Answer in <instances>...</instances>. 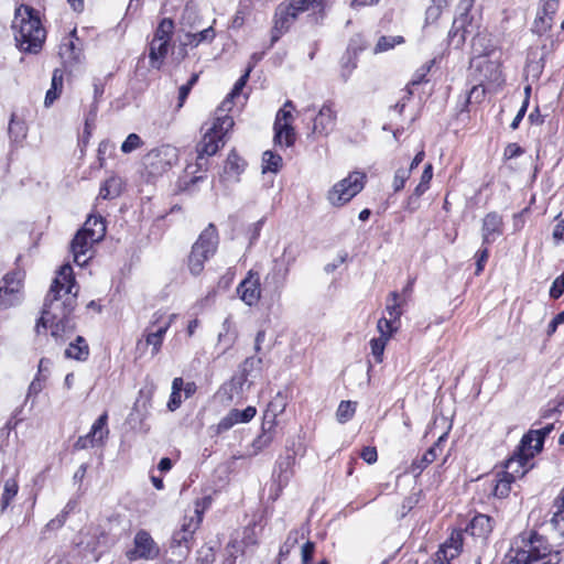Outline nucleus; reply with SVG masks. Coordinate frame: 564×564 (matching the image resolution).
<instances>
[{
    "instance_id": "f257e3e1",
    "label": "nucleus",
    "mask_w": 564,
    "mask_h": 564,
    "mask_svg": "<svg viewBox=\"0 0 564 564\" xmlns=\"http://www.w3.org/2000/svg\"><path fill=\"white\" fill-rule=\"evenodd\" d=\"M78 286L74 278L73 268L66 263L62 265L54 278L46 294L42 316L37 319L35 332L40 334L50 323L51 335L62 339L63 334L70 328L69 315L77 305Z\"/></svg>"
},
{
    "instance_id": "f03ea898",
    "label": "nucleus",
    "mask_w": 564,
    "mask_h": 564,
    "mask_svg": "<svg viewBox=\"0 0 564 564\" xmlns=\"http://www.w3.org/2000/svg\"><path fill=\"white\" fill-rule=\"evenodd\" d=\"M252 66H248L246 72L236 82L232 90L216 110V116L212 124L205 130L202 141L197 144V160L200 161L205 156H212L224 147L227 133L232 129L235 122L232 117L224 113L230 109L232 99L238 97L246 86Z\"/></svg>"
},
{
    "instance_id": "7ed1b4c3",
    "label": "nucleus",
    "mask_w": 564,
    "mask_h": 564,
    "mask_svg": "<svg viewBox=\"0 0 564 564\" xmlns=\"http://www.w3.org/2000/svg\"><path fill=\"white\" fill-rule=\"evenodd\" d=\"M557 555L549 539L535 530H524L511 542L507 564H543L549 557Z\"/></svg>"
},
{
    "instance_id": "20e7f679",
    "label": "nucleus",
    "mask_w": 564,
    "mask_h": 564,
    "mask_svg": "<svg viewBox=\"0 0 564 564\" xmlns=\"http://www.w3.org/2000/svg\"><path fill=\"white\" fill-rule=\"evenodd\" d=\"M12 30L17 46L21 52L37 54L42 50L46 31L42 26L37 10L24 4L18 8Z\"/></svg>"
},
{
    "instance_id": "39448f33",
    "label": "nucleus",
    "mask_w": 564,
    "mask_h": 564,
    "mask_svg": "<svg viewBox=\"0 0 564 564\" xmlns=\"http://www.w3.org/2000/svg\"><path fill=\"white\" fill-rule=\"evenodd\" d=\"M202 519V512L196 509L193 516L184 518L181 529L173 533L169 549L172 561L181 563L189 555Z\"/></svg>"
},
{
    "instance_id": "423d86ee",
    "label": "nucleus",
    "mask_w": 564,
    "mask_h": 564,
    "mask_svg": "<svg viewBox=\"0 0 564 564\" xmlns=\"http://www.w3.org/2000/svg\"><path fill=\"white\" fill-rule=\"evenodd\" d=\"M218 242L217 228L214 224H209L193 245L188 256V269L193 275L202 273L205 262L215 254Z\"/></svg>"
},
{
    "instance_id": "0eeeda50",
    "label": "nucleus",
    "mask_w": 564,
    "mask_h": 564,
    "mask_svg": "<svg viewBox=\"0 0 564 564\" xmlns=\"http://www.w3.org/2000/svg\"><path fill=\"white\" fill-rule=\"evenodd\" d=\"M300 256V249L293 243L284 247L281 257L273 261L270 272L264 278V288L280 291L286 283L291 268Z\"/></svg>"
},
{
    "instance_id": "6e6552de",
    "label": "nucleus",
    "mask_w": 564,
    "mask_h": 564,
    "mask_svg": "<svg viewBox=\"0 0 564 564\" xmlns=\"http://www.w3.org/2000/svg\"><path fill=\"white\" fill-rule=\"evenodd\" d=\"M366 174L352 172L336 183L328 192L327 198L333 206H343L351 200L365 186Z\"/></svg>"
},
{
    "instance_id": "1a4fd4ad",
    "label": "nucleus",
    "mask_w": 564,
    "mask_h": 564,
    "mask_svg": "<svg viewBox=\"0 0 564 564\" xmlns=\"http://www.w3.org/2000/svg\"><path fill=\"white\" fill-rule=\"evenodd\" d=\"M470 77L480 85H500L502 82L500 64L498 61L490 59L487 56H473L470 61Z\"/></svg>"
},
{
    "instance_id": "9d476101",
    "label": "nucleus",
    "mask_w": 564,
    "mask_h": 564,
    "mask_svg": "<svg viewBox=\"0 0 564 564\" xmlns=\"http://www.w3.org/2000/svg\"><path fill=\"white\" fill-rule=\"evenodd\" d=\"M144 161L152 174H162L177 163V149L169 144L161 145L151 150Z\"/></svg>"
},
{
    "instance_id": "9b49d317",
    "label": "nucleus",
    "mask_w": 564,
    "mask_h": 564,
    "mask_svg": "<svg viewBox=\"0 0 564 564\" xmlns=\"http://www.w3.org/2000/svg\"><path fill=\"white\" fill-rule=\"evenodd\" d=\"M161 317H162V315H160L159 313H155L153 315L151 325L149 327H147L144 330V335H143L144 341L142 339H140L138 341V348H140L143 345L147 347L151 346V355L152 356L158 355L159 351L161 350L164 336H165L167 329L170 328L171 323H172L173 318L175 317V315H171L169 317V321L163 322V323H160Z\"/></svg>"
},
{
    "instance_id": "f8f14e48",
    "label": "nucleus",
    "mask_w": 564,
    "mask_h": 564,
    "mask_svg": "<svg viewBox=\"0 0 564 564\" xmlns=\"http://www.w3.org/2000/svg\"><path fill=\"white\" fill-rule=\"evenodd\" d=\"M134 549L127 553L130 561L135 560H154L160 554V547L145 530L137 532L134 540Z\"/></svg>"
},
{
    "instance_id": "ddd939ff",
    "label": "nucleus",
    "mask_w": 564,
    "mask_h": 564,
    "mask_svg": "<svg viewBox=\"0 0 564 564\" xmlns=\"http://www.w3.org/2000/svg\"><path fill=\"white\" fill-rule=\"evenodd\" d=\"M108 414L104 412L93 424L90 431L85 436L78 437L74 444L75 449H86L102 445L105 440L109 435V429L107 427Z\"/></svg>"
},
{
    "instance_id": "4468645a",
    "label": "nucleus",
    "mask_w": 564,
    "mask_h": 564,
    "mask_svg": "<svg viewBox=\"0 0 564 564\" xmlns=\"http://www.w3.org/2000/svg\"><path fill=\"white\" fill-rule=\"evenodd\" d=\"M237 293L241 301L248 306L256 305L261 296L259 273L249 271L248 275L237 286Z\"/></svg>"
},
{
    "instance_id": "2eb2a0df",
    "label": "nucleus",
    "mask_w": 564,
    "mask_h": 564,
    "mask_svg": "<svg viewBox=\"0 0 564 564\" xmlns=\"http://www.w3.org/2000/svg\"><path fill=\"white\" fill-rule=\"evenodd\" d=\"M554 424L550 423L539 430H530L520 441V448L529 451L530 455L540 453L543 448L545 437L553 431Z\"/></svg>"
},
{
    "instance_id": "dca6fc26",
    "label": "nucleus",
    "mask_w": 564,
    "mask_h": 564,
    "mask_svg": "<svg viewBox=\"0 0 564 564\" xmlns=\"http://www.w3.org/2000/svg\"><path fill=\"white\" fill-rule=\"evenodd\" d=\"M560 0H543L541 7L538 10V14L534 21L533 31L543 34L551 30L553 25V17L558 9Z\"/></svg>"
},
{
    "instance_id": "f3484780",
    "label": "nucleus",
    "mask_w": 564,
    "mask_h": 564,
    "mask_svg": "<svg viewBox=\"0 0 564 564\" xmlns=\"http://www.w3.org/2000/svg\"><path fill=\"white\" fill-rule=\"evenodd\" d=\"M503 232L502 217L496 213H488L482 219L481 237L482 246H489L495 242Z\"/></svg>"
},
{
    "instance_id": "a211bd4d",
    "label": "nucleus",
    "mask_w": 564,
    "mask_h": 564,
    "mask_svg": "<svg viewBox=\"0 0 564 564\" xmlns=\"http://www.w3.org/2000/svg\"><path fill=\"white\" fill-rule=\"evenodd\" d=\"M296 11H293L289 4H280L274 14V25L272 30V44L286 32L293 21L296 19Z\"/></svg>"
},
{
    "instance_id": "6ab92c4d",
    "label": "nucleus",
    "mask_w": 564,
    "mask_h": 564,
    "mask_svg": "<svg viewBox=\"0 0 564 564\" xmlns=\"http://www.w3.org/2000/svg\"><path fill=\"white\" fill-rule=\"evenodd\" d=\"M336 112L332 102H326L319 109L314 118L313 132L318 134H328L335 127Z\"/></svg>"
},
{
    "instance_id": "aec40b11",
    "label": "nucleus",
    "mask_w": 564,
    "mask_h": 564,
    "mask_svg": "<svg viewBox=\"0 0 564 564\" xmlns=\"http://www.w3.org/2000/svg\"><path fill=\"white\" fill-rule=\"evenodd\" d=\"M94 243H97V241H90V237L83 232V230L79 229L77 231L70 243V251L76 264L84 265L87 263L90 258L87 257V252L94 246Z\"/></svg>"
},
{
    "instance_id": "412c9836",
    "label": "nucleus",
    "mask_w": 564,
    "mask_h": 564,
    "mask_svg": "<svg viewBox=\"0 0 564 564\" xmlns=\"http://www.w3.org/2000/svg\"><path fill=\"white\" fill-rule=\"evenodd\" d=\"M533 457L534 455H530L529 451H522L519 446L518 453L507 460L506 470L502 473H511L513 480L517 477H523L528 471L527 465L530 464Z\"/></svg>"
},
{
    "instance_id": "4be33fe9",
    "label": "nucleus",
    "mask_w": 564,
    "mask_h": 564,
    "mask_svg": "<svg viewBox=\"0 0 564 564\" xmlns=\"http://www.w3.org/2000/svg\"><path fill=\"white\" fill-rule=\"evenodd\" d=\"M494 529L491 517L482 513L476 514L466 528V532L475 538L486 540Z\"/></svg>"
},
{
    "instance_id": "5701e85b",
    "label": "nucleus",
    "mask_w": 564,
    "mask_h": 564,
    "mask_svg": "<svg viewBox=\"0 0 564 564\" xmlns=\"http://www.w3.org/2000/svg\"><path fill=\"white\" fill-rule=\"evenodd\" d=\"M447 440V433L442 434L437 441L431 446L421 458L413 460L411 468L412 471H423L430 464H432L443 449V444Z\"/></svg>"
},
{
    "instance_id": "b1692460",
    "label": "nucleus",
    "mask_w": 564,
    "mask_h": 564,
    "mask_svg": "<svg viewBox=\"0 0 564 564\" xmlns=\"http://www.w3.org/2000/svg\"><path fill=\"white\" fill-rule=\"evenodd\" d=\"M73 39L76 37V30H73L69 37L59 46V56L67 65H74L80 62L82 50L75 45Z\"/></svg>"
},
{
    "instance_id": "393cba45",
    "label": "nucleus",
    "mask_w": 564,
    "mask_h": 564,
    "mask_svg": "<svg viewBox=\"0 0 564 564\" xmlns=\"http://www.w3.org/2000/svg\"><path fill=\"white\" fill-rule=\"evenodd\" d=\"M468 14L463 13L453 21L452 29L448 32L449 42L455 46H462L466 41Z\"/></svg>"
},
{
    "instance_id": "a878e982",
    "label": "nucleus",
    "mask_w": 564,
    "mask_h": 564,
    "mask_svg": "<svg viewBox=\"0 0 564 564\" xmlns=\"http://www.w3.org/2000/svg\"><path fill=\"white\" fill-rule=\"evenodd\" d=\"M553 509L554 512L550 519V525L560 538H564V488L555 498Z\"/></svg>"
},
{
    "instance_id": "bb28decb",
    "label": "nucleus",
    "mask_w": 564,
    "mask_h": 564,
    "mask_svg": "<svg viewBox=\"0 0 564 564\" xmlns=\"http://www.w3.org/2000/svg\"><path fill=\"white\" fill-rule=\"evenodd\" d=\"M169 50V42H156L151 40V42L149 43L150 66L154 69H161V67L164 64V59L167 56Z\"/></svg>"
},
{
    "instance_id": "cd10ccee",
    "label": "nucleus",
    "mask_w": 564,
    "mask_h": 564,
    "mask_svg": "<svg viewBox=\"0 0 564 564\" xmlns=\"http://www.w3.org/2000/svg\"><path fill=\"white\" fill-rule=\"evenodd\" d=\"M80 230L90 237V241L99 242L106 235V223L100 216H89Z\"/></svg>"
},
{
    "instance_id": "c85d7f7f",
    "label": "nucleus",
    "mask_w": 564,
    "mask_h": 564,
    "mask_svg": "<svg viewBox=\"0 0 564 564\" xmlns=\"http://www.w3.org/2000/svg\"><path fill=\"white\" fill-rule=\"evenodd\" d=\"M237 339V329L235 323L231 317L228 316L225 318L221 330L218 334V345L221 347V351L226 352L230 349Z\"/></svg>"
},
{
    "instance_id": "c756f323",
    "label": "nucleus",
    "mask_w": 564,
    "mask_h": 564,
    "mask_svg": "<svg viewBox=\"0 0 564 564\" xmlns=\"http://www.w3.org/2000/svg\"><path fill=\"white\" fill-rule=\"evenodd\" d=\"M463 547V534L460 532L453 533L448 541L437 551L438 558H445L447 563L456 557Z\"/></svg>"
},
{
    "instance_id": "7c9ffc66",
    "label": "nucleus",
    "mask_w": 564,
    "mask_h": 564,
    "mask_svg": "<svg viewBox=\"0 0 564 564\" xmlns=\"http://www.w3.org/2000/svg\"><path fill=\"white\" fill-rule=\"evenodd\" d=\"M262 362L261 358L250 357L247 358L242 365V371L238 375H235L230 382L228 383L230 392L240 393L243 390V386L247 382V371L248 367H253L254 365H260Z\"/></svg>"
},
{
    "instance_id": "2f4dec72",
    "label": "nucleus",
    "mask_w": 564,
    "mask_h": 564,
    "mask_svg": "<svg viewBox=\"0 0 564 564\" xmlns=\"http://www.w3.org/2000/svg\"><path fill=\"white\" fill-rule=\"evenodd\" d=\"M89 356V346L86 339L77 336L75 341L70 343L65 350V357L78 361H85Z\"/></svg>"
},
{
    "instance_id": "473e14b6",
    "label": "nucleus",
    "mask_w": 564,
    "mask_h": 564,
    "mask_svg": "<svg viewBox=\"0 0 564 564\" xmlns=\"http://www.w3.org/2000/svg\"><path fill=\"white\" fill-rule=\"evenodd\" d=\"M286 406L284 397L279 392L276 397L269 403L264 413L263 422L269 423V430H273L275 425V417L283 413Z\"/></svg>"
},
{
    "instance_id": "72a5a7b5",
    "label": "nucleus",
    "mask_w": 564,
    "mask_h": 564,
    "mask_svg": "<svg viewBox=\"0 0 564 564\" xmlns=\"http://www.w3.org/2000/svg\"><path fill=\"white\" fill-rule=\"evenodd\" d=\"M63 72L61 69H55L52 76L51 88L46 91L44 105L45 107H50L54 104V101L59 97L63 89Z\"/></svg>"
},
{
    "instance_id": "f704fd0d",
    "label": "nucleus",
    "mask_w": 564,
    "mask_h": 564,
    "mask_svg": "<svg viewBox=\"0 0 564 564\" xmlns=\"http://www.w3.org/2000/svg\"><path fill=\"white\" fill-rule=\"evenodd\" d=\"M122 180L118 176H110L100 187L99 197L102 199H113L121 194Z\"/></svg>"
},
{
    "instance_id": "c9c22d12",
    "label": "nucleus",
    "mask_w": 564,
    "mask_h": 564,
    "mask_svg": "<svg viewBox=\"0 0 564 564\" xmlns=\"http://www.w3.org/2000/svg\"><path fill=\"white\" fill-rule=\"evenodd\" d=\"M514 482L511 473H498L494 485V496L497 498H506L511 491V485Z\"/></svg>"
},
{
    "instance_id": "e433bc0d",
    "label": "nucleus",
    "mask_w": 564,
    "mask_h": 564,
    "mask_svg": "<svg viewBox=\"0 0 564 564\" xmlns=\"http://www.w3.org/2000/svg\"><path fill=\"white\" fill-rule=\"evenodd\" d=\"M274 142L285 147L294 144L295 131L291 123L274 126Z\"/></svg>"
},
{
    "instance_id": "4c0bfd02",
    "label": "nucleus",
    "mask_w": 564,
    "mask_h": 564,
    "mask_svg": "<svg viewBox=\"0 0 564 564\" xmlns=\"http://www.w3.org/2000/svg\"><path fill=\"white\" fill-rule=\"evenodd\" d=\"M294 456L288 455L278 463L279 474L278 484L280 487L286 486L293 475Z\"/></svg>"
},
{
    "instance_id": "58836bf2",
    "label": "nucleus",
    "mask_w": 564,
    "mask_h": 564,
    "mask_svg": "<svg viewBox=\"0 0 564 564\" xmlns=\"http://www.w3.org/2000/svg\"><path fill=\"white\" fill-rule=\"evenodd\" d=\"M215 31H214V28L213 26H209L207 29H204L203 31L200 32H197V33H187L185 35V45H191V46H198L200 43H210L213 42V40L215 39Z\"/></svg>"
},
{
    "instance_id": "ea45409f",
    "label": "nucleus",
    "mask_w": 564,
    "mask_h": 564,
    "mask_svg": "<svg viewBox=\"0 0 564 564\" xmlns=\"http://www.w3.org/2000/svg\"><path fill=\"white\" fill-rule=\"evenodd\" d=\"M273 430H269V423H262V433L254 438L251 444L253 448L252 454L257 455L263 448L268 447L273 441Z\"/></svg>"
},
{
    "instance_id": "a19ab883",
    "label": "nucleus",
    "mask_w": 564,
    "mask_h": 564,
    "mask_svg": "<svg viewBox=\"0 0 564 564\" xmlns=\"http://www.w3.org/2000/svg\"><path fill=\"white\" fill-rule=\"evenodd\" d=\"M184 380L181 377H176L172 381V392L167 402V409L171 412L176 411L182 404L181 393L183 392Z\"/></svg>"
},
{
    "instance_id": "79ce46f5",
    "label": "nucleus",
    "mask_w": 564,
    "mask_h": 564,
    "mask_svg": "<svg viewBox=\"0 0 564 564\" xmlns=\"http://www.w3.org/2000/svg\"><path fill=\"white\" fill-rule=\"evenodd\" d=\"M8 133L13 142H20L26 135V127L24 121L18 120L14 113L11 116Z\"/></svg>"
},
{
    "instance_id": "37998d69",
    "label": "nucleus",
    "mask_w": 564,
    "mask_h": 564,
    "mask_svg": "<svg viewBox=\"0 0 564 564\" xmlns=\"http://www.w3.org/2000/svg\"><path fill=\"white\" fill-rule=\"evenodd\" d=\"M173 30H174L173 21L167 18L163 19L159 23V25L154 32L152 41H156V42L166 41V42L171 43Z\"/></svg>"
},
{
    "instance_id": "c03bdc74",
    "label": "nucleus",
    "mask_w": 564,
    "mask_h": 564,
    "mask_svg": "<svg viewBox=\"0 0 564 564\" xmlns=\"http://www.w3.org/2000/svg\"><path fill=\"white\" fill-rule=\"evenodd\" d=\"M474 56H487L491 53L490 41L484 34H476L471 41Z\"/></svg>"
},
{
    "instance_id": "a18cd8bd",
    "label": "nucleus",
    "mask_w": 564,
    "mask_h": 564,
    "mask_svg": "<svg viewBox=\"0 0 564 564\" xmlns=\"http://www.w3.org/2000/svg\"><path fill=\"white\" fill-rule=\"evenodd\" d=\"M19 490L18 482L10 478L7 479L3 487V494L1 497V512H4L6 509L10 506L11 501L14 499Z\"/></svg>"
},
{
    "instance_id": "49530a36",
    "label": "nucleus",
    "mask_w": 564,
    "mask_h": 564,
    "mask_svg": "<svg viewBox=\"0 0 564 564\" xmlns=\"http://www.w3.org/2000/svg\"><path fill=\"white\" fill-rule=\"evenodd\" d=\"M400 322L392 318L381 317L378 321L377 329L380 333V338L389 340L392 335L398 330Z\"/></svg>"
},
{
    "instance_id": "de8ad7c7",
    "label": "nucleus",
    "mask_w": 564,
    "mask_h": 564,
    "mask_svg": "<svg viewBox=\"0 0 564 564\" xmlns=\"http://www.w3.org/2000/svg\"><path fill=\"white\" fill-rule=\"evenodd\" d=\"M0 285L4 288V290H10V292L13 294L17 292L18 294H21L22 290V275L20 272H10L7 273L1 282Z\"/></svg>"
},
{
    "instance_id": "09e8293b",
    "label": "nucleus",
    "mask_w": 564,
    "mask_h": 564,
    "mask_svg": "<svg viewBox=\"0 0 564 564\" xmlns=\"http://www.w3.org/2000/svg\"><path fill=\"white\" fill-rule=\"evenodd\" d=\"M386 312L389 318L400 322L402 315L401 303L399 302V293L397 291L391 292L387 297Z\"/></svg>"
},
{
    "instance_id": "8fccbe9b",
    "label": "nucleus",
    "mask_w": 564,
    "mask_h": 564,
    "mask_svg": "<svg viewBox=\"0 0 564 564\" xmlns=\"http://www.w3.org/2000/svg\"><path fill=\"white\" fill-rule=\"evenodd\" d=\"M262 162H263V172L267 171L276 173L280 167L282 166V158L281 155L272 152V151H265L262 155Z\"/></svg>"
},
{
    "instance_id": "3c124183",
    "label": "nucleus",
    "mask_w": 564,
    "mask_h": 564,
    "mask_svg": "<svg viewBox=\"0 0 564 564\" xmlns=\"http://www.w3.org/2000/svg\"><path fill=\"white\" fill-rule=\"evenodd\" d=\"M356 61H357L356 51L351 53L350 50L348 48L346 54L341 58V77H343L344 82L348 80L350 74L356 68V66H357Z\"/></svg>"
},
{
    "instance_id": "603ef678",
    "label": "nucleus",
    "mask_w": 564,
    "mask_h": 564,
    "mask_svg": "<svg viewBox=\"0 0 564 564\" xmlns=\"http://www.w3.org/2000/svg\"><path fill=\"white\" fill-rule=\"evenodd\" d=\"M356 412V403L351 401H341L336 411V417L339 423H346L352 419Z\"/></svg>"
},
{
    "instance_id": "864d4df0",
    "label": "nucleus",
    "mask_w": 564,
    "mask_h": 564,
    "mask_svg": "<svg viewBox=\"0 0 564 564\" xmlns=\"http://www.w3.org/2000/svg\"><path fill=\"white\" fill-rule=\"evenodd\" d=\"M323 0H291L289 6L293 11H296V15L301 12L313 10L315 11L322 4Z\"/></svg>"
},
{
    "instance_id": "5fc2aeb1",
    "label": "nucleus",
    "mask_w": 564,
    "mask_h": 564,
    "mask_svg": "<svg viewBox=\"0 0 564 564\" xmlns=\"http://www.w3.org/2000/svg\"><path fill=\"white\" fill-rule=\"evenodd\" d=\"M404 42V39L400 35L395 36H381L375 47V53L386 52L393 48L395 45Z\"/></svg>"
},
{
    "instance_id": "6e6d98bb",
    "label": "nucleus",
    "mask_w": 564,
    "mask_h": 564,
    "mask_svg": "<svg viewBox=\"0 0 564 564\" xmlns=\"http://www.w3.org/2000/svg\"><path fill=\"white\" fill-rule=\"evenodd\" d=\"M21 301V294L14 292L13 294L10 290H4L2 285H0V310H6L11 306L17 305Z\"/></svg>"
},
{
    "instance_id": "4d7b16f0",
    "label": "nucleus",
    "mask_w": 564,
    "mask_h": 564,
    "mask_svg": "<svg viewBox=\"0 0 564 564\" xmlns=\"http://www.w3.org/2000/svg\"><path fill=\"white\" fill-rule=\"evenodd\" d=\"M446 0H433V6L429 7L425 13L427 23H434L442 14V10L446 7Z\"/></svg>"
},
{
    "instance_id": "13d9d810",
    "label": "nucleus",
    "mask_w": 564,
    "mask_h": 564,
    "mask_svg": "<svg viewBox=\"0 0 564 564\" xmlns=\"http://www.w3.org/2000/svg\"><path fill=\"white\" fill-rule=\"evenodd\" d=\"M410 170H408L406 167H400L395 171L392 182V187L395 193L403 189L404 184L406 180L410 177Z\"/></svg>"
},
{
    "instance_id": "bf43d9fd",
    "label": "nucleus",
    "mask_w": 564,
    "mask_h": 564,
    "mask_svg": "<svg viewBox=\"0 0 564 564\" xmlns=\"http://www.w3.org/2000/svg\"><path fill=\"white\" fill-rule=\"evenodd\" d=\"M143 144L141 138L137 133H130L121 144L123 153H131Z\"/></svg>"
},
{
    "instance_id": "052dcab7",
    "label": "nucleus",
    "mask_w": 564,
    "mask_h": 564,
    "mask_svg": "<svg viewBox=\"0 0 564 564\" xmlns=\"http://www.w3.org/2000/svg\"><path fill=\"white\" fill-rule=\"evenodd\" d=\"M300 532L297 530H292L289 532L285 542L280 547V555H288L291 550L299 543Z\"/></svg>"
},
{
    "instance_id": "680f3d73",
    "label": "nucleus",
    "mask_w": 564,
    "mask_h": 564,
    "mask_svg": "<svg viewBox=\"0 0 564 564\" xmlns=\"http://www.w3.org/2000/svg\"><path fill=\"white\" fill-rule=\"evenodd\" d=\"M387 339L384 338H372L370 340L371 354L377 362L382 361L383 351L387 345Z\"/></svg>"
},
{
    "instance_id": "e2e57ef3",
    "label": "nucleus",
    "mask_w": 564,
    "mask_h": 564,
    "mask_svg": "<svg viewBox=\"0 0 564 564\" xmlns=\"http://www.w3.org/2000/svg\"><path fill=\"white\" fill-rule=\"evenodd\" d=\"M486 94L485 85L476 83L469 90L467 97V104H479L484 99Z\"/></svg>"
},
{
    "instance_id": "0e129e2a",
    "label": "nucleus",
    "mask_w": 564,
    "mask_h": 564,
    "mask_svg": "<svg viewBox=\"0 0 564 564\" xmlns=\"http://www.w3.org/2000/svg\"><path fill=\"white\" fill-rule=\"evenodd\" d=\"M232 412L237 419V423H248L257 414L256 408L251 405L247 406L243 410L232 409Z\"/></svg>"
},
{
    "instance_id": "69168bd1",
    "label": "nucleus",
    "mask_w": 564,
    "mask_h": 564,
    "mask_svg": "<svg viewBox=\"0 0 564 564\" xmlns=\"http://www.w3.org/2000/svg\"><path fill=\"white\" fill-rule=\"evenodd\" d=\"M265 217H262L258 221L253 223L247 231V235L249 237V245L252 246L257 242V240L260 237V232L264 226Z\"/></svg>"
},
{
    "instance_id": "338daca9",
    "label": "nucleus",
    "mask_w": 564,
    "mask_h": 564,
    "mask_svg": "<svg viewBox=\"0 0 564 564\" xmlns=\"http://www.w3.org/2000/svg\"><path fill=\"white\" fill-rule=\"evenodd\" d=\"M564 293V273L558 275L550 288V296L554 300L562 296Z\"/></svg>"
},
{
    "instance_id": "774afa93",
    "label": "nucleus",
    "mask_w": 564,
    "mask_h": 564,
    "mask_svg": "<svg viewBox=\"0 0 564 564\" xmlns=\"http://www.w3.org/2000/svg\"><path fill=\"white\" fill-rule=\"evenodd\" d=\"M236 424H238V423H237V419H236V416L234 415V412H232V410H231V411H229V413H228L226 416H224V417L219 421V423H218V425H217V432H218V433L226 432V431L230 430V429H231L234 425H236Z\"/></svg>"
}]
</instances>
